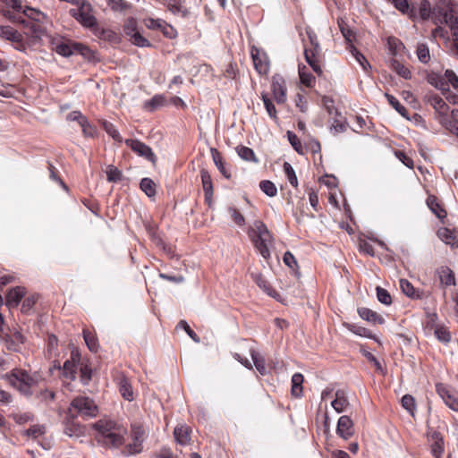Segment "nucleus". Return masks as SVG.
Returning <instances> with one entry per match:
<instances>
[{"mask_svg":"<svg viewBox=\"0 0 458 458\" xmlns=\"http://www.w3.org/2000/svg\"><path fill=\"white\" fill-rule=\"evenodd\" d=\"M98 443L113 448L122 446L125 442L127 429L123 425L110 420H100L93 425Z\"/></svg>","mask_w":458,"mask_h":458,"instance_id":"obj_1","label":"nucleus"},{"mask_svg":"<svg viewBox=\"0 0 458 458\" xmlns=\"http://www.w3.org/2000/svg\"><path fill=\"white\" fill-rule=\"evenodd\" d=\"M248 235L259 254L266 259H269V248L273 245L274 238L267 225L260 220H256L248 229Z\"/></svg>","mask_w":458,"mask_h":458,"instance_id":"obj_2","label":"nucleus"},{"mask_svg":"<svg viewBox=\"0 0 458 458\" xmlns=\"http://www.w3.org/2000/svg\"><path fill=\"white\" fill-rule=\"evenodd\" d=\"M9 384L17 389L21 394L30 396L38 383L39 376L35 373H29L22 369H13L6 374Z\"/></svg>","mask_w":458,"mask_h":458,"instance_id":"obj_3","label":"nucleus"},{"mask_svg":"<svg viewBox=\"0 0 458 458\" xmlns=\"http://www.w3.org/2000/svg\"><path fill=\"white\" fill-rule=\"evenodd\" d=\"M148 433L140 423L134 422L131 425L129 443L124 445L123 454L125 455L139 454L143 451V445Z\"/></svg>","mask_w":458,"mask_h":458,"instance_id":"obj_4","label":"nucleus"},{"mask_svg":"<svg viewBox=\"0 0 458 458\" xmlns=\"http://www.w3.org/2000/svg\"><path fill=\"white\" fill-rule=\"evenodd\" d=\"M433 21L435 24L445 23L448 27L458 23V17L454 14L453 0H434Z\"/></svg>","mask_w":458,"mask_h":458,"instance_id":"obj_5","label":"nucleus"},{"mask_svg":"<svg viewBox=\"0 0 458 458\" xmlns=\"http://www.w3.org/2000/svg\"><path fill=\"white\" fill-rule=\"evenodd\" d=\"M69 413L72 417L81 416L88 419L95 417L98 413V407L94 401L87 396L74 398L69 407Z\"/></svg>","mask_w":458,"mask_h":458,"instance_id":"obj_6","label":"nucleus"},{"mask_svg":"<svg viewBox=\"0 0 458 458\" xmlns=\"http://www.w3.org/2000/svg\"><path fill=\"white\" fill-rule=\"evenodd\" d=\"M70 14L84 28L94 27L97 19L93 14L92 5L85 1H79V4L70 10Z\"/></svg>","mask_w":458,"mask_h":458,"instance_id":"obj_7","label":"nucleus"},{"mask_svg":"<svg viewBox=\"0 0 458 458\" xmlns=\"http://www.w3.org/2000/svg\"><path fill=\"white\" fill-rule=\"evenodd\" d=\"M436 391L450 409L458 411V393L455 390L443 383H437Z\"/></svg>","mask_w":458,"mask_h":458,"instance_id":"obj_8","label":"nucleus"},{"mask_svg":"<svg viewBox=\"0 0 458 458\" xmlns=\"http://www.w3.org/2000/svg\"><path fill=\"white\" fill-rule=\"evenodd\" d=\"M255 69L259 74H267L269 71V59L261 49L253 47L250 51Z\"/></svg>","mask_w":458,"mask_h":458,"instance_id":"obj_9","label":"nucleus"},{"mask_svg":"<svg viewBox=\"0 0 458 458\" xmlns=\"http://www.w3.org/2000/svg\"><path fill=\"white\" fill-rule=\"evenodd\" d=\"M125 144L130 147L137 155L145 157L148 161L155 162L156 155L152 149L139 140H126Z\"/></svg>","mask_w":458,"mask_h":458,"instance_id":"obj_10","label":"nucleus"},{"mask_svg":"<svg viewBox=\"0 0 458 458\" xmlns=\"http://www.w3.org/2000/svg\"><path fill=\"white\" fill-rule=\"evenodd\" d=\"M55 52L64 57H68L72 55L74 52H79L80 54L86 55L89 53V47L83 46L81 44H74L71 45L69 43H58L55 47Z\"/></svg>","mask_w":458,"mask_h":458,"instance_id":"obj_11","label":"nucleus"},{"mask_svg":"<svg viewBox=\"0 0 458 458\" xmlns=\"http://www.w3.org/2000/svg\"><path fill=\"white\" fill-rule=\"evenodd\" d=\"M336 434L347 440L354 434L353 422L350 417L344 415L338 420L336 426Z\"/></svg>","mask_w":458,"mask_h":458,"instance_id":"obj_12","label":"nucleus"},{"mask_svg":"<svg viewBox=\"0 0 458 458\" xmlns=\"http://www.w3.org/2000/svg\"><path fill=\"white\" fill-rule=\"evenodd\" d=\"M271 89L273 96L278 104H282L286 100L284 80L281 76L275 75L273 77Z\"/></svg>","mask_w":458,"mask_h":458,"instance_id":"obj_13","label":"nucleus"},{"mask_svg":"<svg viewBox=\"0 0 458 458\" xmlns=\"http://www.w3.org/2000/svg\"><path fill=\"white\" fill-rule=\"evenodd\" d=\"M80 362V355L78 352H72L71 358L67 360L63 367V376L70 380H74L77 373V367Z\"/></svg>","mask_w":458,"mask_h":458,"instance_id":"obj_14","label":"nucleus"},{"mask_svg":"<svg viewBox=\"0 0 458 458\" xmlns=\"http://www.w3.org/2000/svg\"><path fill=\"white\" fill-rule=\"evenodd\" d=\"M47 433V426L44 424H33L28 429L22 431L21 435L30 438L32 440H37L38 444H40L44 449L49 448L48 445H45L40 442V438L43 437Z\"/></svg>","mask_w":458,"mask_h":458,"instance_id":"obj_15","label":"nucleus"},{"mask_svg":"<svg viewBox=\"0 0 458 458\" xmlns=\"http://www.w3.org/2000/svg\"><path fill=\"white\" fill-rule=\"evenodd\" d=\"M92 33L98 37L99 39L110 42V43H117L119 41V37L116 32L110 29H105L98 25V21L94 27L90 28Z\"/></svg>","mask_w":458,"mask_h":458,"instance_id":"obj_16","label":"nucleus"},{"mask_svg":"<svg viewBox=\"0 0 458 458\" xmlns=\"http://www.w3.org/2000/svg\"><path fill=\"white\" fill-rule=\"evenodd\" d=\"M428 103L435 109V111L442 117H445L449 111V106L445 101L437 94L428 96Z\"/></svg>","mask_w":458,"mask_h":458,"instance_id":"obj_17","label":"nucleus"},{"mask_svg":"<svg viewBox=\"0 0 458 458\" xmlns=\"http://www.w3.org/2000/svg\"><path fill=\"white\" fill-rule=\"evenodd\" d=\"M427 81L430 85H432L436 89L443 92L448 91V82L446 81L445 72L442 74L440 72L432 71L428 73Z\"/></svg>","mask_w":458,"mask_h":458,"instance_id":"obj_18","label":"nucleus"},{"mask_svg":"<svg viewBox=\"0 0 458 458\" xmlns=\"http://www.w3.org/2000/svg\"><path fill=\"white\" fill-rule=\"evenodd\" d=\"M319 54L320 52H315L312 49H308V47H305V60L318 76L322 75L323 73L322 67L320 64Z\"/></svg>","mask_w":458,"mask_h":458,"instance_id":"obj_19","label":"nucleus"},{"mask_svg":"<svg viewBox=\"0 0 458 458\" xmlns=\"http://www.w3.org/2000/svg\"><path fill=\"white\" fill-rule=\"evenodd\" d=\"M200 177L205 194V200L208 205H210L213 198V182L211 175L208 170L203 168L200 170Z\"/></svg>","mask_w":458,"mask_h":458,"instance_id":"obj_20","label":"nucleus"},{"mask_svg":"<svg viewBox=\"0 0 458 458\" xmlns=\"http://www.w3.org/2000/svg\"><path fill=\"white\" fill-rule=\"evenodd\" d=\"M438 238L452 248H458V232L444 227L437 231Z\"/></svg>","mask_w":458,"mask_h":458,"instance_id":"obj_21","label":"nucleus"},{"mask_svg":"<svg viewBox=\"0 0 458 458\" xmlns=\"http://www.w3.org/2000/svg\"><path fill=\"white\" fill-rule=\"evenodd\" d=\"M26 293L25 288L16 286L12 288L6 294L5 302L9 308L17 307Z\"/></svg>","mask_w":458,"mask_h":458,"instance_id":"obj_22","label":"nucleus"},{"mask_svg":"<svg viewBox=\"0 0 458 458\" xmlns=\"http://www.w3.org/2000/svg\"><path fill=\"white\" fill-rule=\"evenodd\" d=\"M436 274L437 275L440 284L443 286L455 285L454 274L451 268L443 266L437 269Z\"/></svg>","mask_w":458,"mask_h":458,"instance_id":"obj_23","label":"nucleus"},{"mask_svg":"<svg viewBox=\"0 0 458 458\" xmlns=\"http://www.w3.org/2000/svg\"><path fill=\"white\" fill-rule=\"evenodd\" d=\"M403 14H406L412 21H417L416 8L411 7L408 0H389Z\"/></svg>","mask_w":458,"mask_h":458,"instance_id":"obj_24","label":"nucleus"},{"mask_svg":"<svg viewBox=\"0 0 458 458\" xmlns=\"http://www.w3.org/2000/svg\"><path fill=\"white\" fill-rule=\"evenodd\" d=\"M416 12L417 20L428 21L433 18V6L428 0H420Z\"/></svg>","mask_w":458,"mask_h":458,"instance_id":"obj_25","label":"nucleus"},{"mask_svg":"<svg viewBox=\"0 0 458 458\" xmlns=\"http://www.w3.org/2000/svg\"><path fill=\"white\" fill-rule=\"evenodd\" d=\"M358 314L362 319L373 324H383L385 322L380 315L368 308H359Z\"/></svg>","mask_w":458,"mask_h":458,"instance_id":"obj_26","label":"nucleus"},{"mask_svg":"<svg viewBox=\"0 0 458 458\" xmlns=\"http://www.w3.org/2000/svg\"><path fill=\"white\" fill-rule=\"evenodd\" d=\"M431 453L435 458H442L444 453V441L438 432H434L431 435Z\"/></svg>","mask_w":458,"mask_h":458,"instance_id":"obj_27","label":"nucleus"},{"mask_svg":"<svg viewBox=\"0 0 458 458\" xmlns=\"http://www.w3.org/2000/svg\"><path fill=\"white\" fill-rule=\"evenodd\" d=\"M427 205L439 219H444L446 216V211L438 203L436 196L429 195L427 199Z\"/></svg>","mask_w":458,"mask_h":458,"instance_id":"obj_28","label":"nucleus"},{"mask_svg":"<svg viewBox=\"0 0 458 458\" xmlns=\"http://www.w3.org/2000/svg\"><path fill=\"white\" fill-rule=\"evenodd\" d=\"M20 21L24 23L25 27L28 29L27 34L34 38H40L45 32V28L43 26L45 22H25L24 20Z\"/></svg>","mask_w":458,"mask_h":458,"instance_id":"obj_29","label":"nucleus"},{"mask_svg":"<svg viewBox=\"0 0 458 458\" xmlns=\"http://www.w3.org/2000/svg\"><path fill=\"white\" fill-rule=\"evenodd\" d=\"M349 402L344 391H336L335 398L331 402V405L335 409V411L338 413H341L345 410Z\"/></svg>","mask_w":458,"mask_h":458,"instance_id":"obj_30","label":"nucleus"},{"mask_svg":"<svg viewBox=\"0 0 458 458\" xmlns=\"http://www.w3.org/2000/svg\"><path fill=\"white\" fill-rule=\"evenodd\" d=\"M304 381L303 375L301 373H294L292 377V388L291 393L294 397H301L302 395V384Z\"/></svg>","mask_w":458,"mask_h":458,"instance_id":"obj_31","label":"nucleus"},{"mask_svg":"<svg viewBox=\"0 0 458 458\" xmlns=\"http://www.w3.org/2000/svg\"><path fill=\"white\" fill-rule=\"evenodd\" d=\"M174 435L175 441L181 445H185L190 442L189 428L184 425L176 427Z\"/></svg>","mask_w":458,"mask_h":458,"instance_id":"obj_32","label":"nucleus"},{"mask_svg":"<svg viewBox=\"0 0 458 458\" xmlns=\"http://www.w3.org/2000/svg\"><path fill=\"white\" fill-rule=\"evenodd\" d=\"M23 14L31 20L30 22H45L47 21V16L41 11L26 6L23 10Z\"/></svg>","mask_w":458,"mask_h":458,"instance_id":"obj_33","label":"nucleus"},{"mask_svg":"<svg viewBox=\"0 0 458 458\" xmlns=\"http://www.w3.org/2000/svg\"><path fill=\"white\" fill-rule=\"evenodd\" d=\"M392 69L402 78L405 80L411 79V70L399 61L393 59L391 61Z\"/></svg>","mask_w":458,"mask_h":458,"instance_id":"obj_34","label":"nucleus"},{"mask_svg":"<svg viewBox=\"0 0 458 458\" xmlns=\"http://www.w3.org/2000/svg\"><path fill=\"white\" fill-rule=\"evenodd\" d=\"M10 418H12L15 423L19 425H24L29 422H32L34 420V415L30 411H18V412H13L9 415Z\"/></svg>","mask_w":458,"mask_h":458,"instance_id":"obj_35","label":"nucleus"},{"mask_svg":"<svg viewBox=\"0 0 458 458\" xmlns=\"http://www.w3.org/2000/svg\"><path fill=\"white\" fill-rule=\"evenodd\" d=\"M119 391L122 396L128 401L133 400V391L131 384L127 380V378L123 377L119 382Z\"/></svg>","mask_w":458,"mask_h":458,"instance_id":"obj_36","label":"nucleus"},{"mask_svg":"<svg viewBox=\"0 0 458 458\" xmlns=\"http://www.w3.org/2000/svg\"><path fill=\"white\" fill-rule=\"evenodd\" d=\"M400 288L402 289V292L410 298H420V294L416 291L413 285L406 279L400 280Z\"/></svg>","mask_w":458,"mask_h":458,"instance_id":"obj_37","label":"nucleus"},{"mask_svg":"<svg viewBox=\"0 0 458 458\" xmlns=\"http://www.w3.org/2000/svg\"><path fill=\"white\" fill-rule=\"evenodd\" d=\"M211 155L213 161L217 167V169L220 171V173L225 177L230 178L231 174L225 169V164L223 162V158L220 155V153L216 148H211Z\"/></svg>","mask_w":458,"mask_h":458,"instance_id":"obj_38","label":"nucleus"},{"mask_svg":"<svg viewBox=\"0 0 458 458\" xmlns=\"http://www.w3.org/2000/svg\"><path fill=\"white\" fill-rule=\"evenodd\" d=\"M20 32L10 26H0V36L12 42L19 41Z\"/></svg>","mask_w":458,"mask_h":458,"instance_id":"obj_39","label":"nucleus"},{"mask_svg":"<svg viewBox=\"0 0 458 458\" xmlns=\"http://www.w3.org/2000/svg\"><path fill=\"white\" fill-rule=\"evenodd\" d=\"M299 76L301 82L307 87H313L316 82L315 77L306 71V67L299 65Z\"/></svg>","mask_w":458,"mask_h":458,"instance_id":"obj_40","label":"nucleus"},{"mask_svg":"<svg viewBox=\"0 0 458 458\" xmlns=\"http://www.w3.org/2000/svg\"><path fill=\"white\" fill-rule=\"evenodd\" d=\"M343 326L345 328H347L349 331L352 332L353 334H355L357 335L366 337V338L372 337L371 332L363 327H360L355 324H351V323H346V322H344L343 324Z\"/></svg>","mask_w":458,"mask_h":458,"instance_id":"obj_41","label":"nucleus"},{"mask_svg":"<svg viewBox=\"0 0 458 458\" xmlns=\"http://www.w3.org/2000/svg\"><path fill=\"white\" fill-rule=\"evenodd\" d=\"M418 59L422 64H428L430 61L429 48L425 43H419L416 48Z\"/></svg>","mask_w":458,"mask_h":458,"instance_id":"obj_42","label":"nucleus"},{"mask_svg":"<svg viewBox=\"0 0 458 458\" xmlns=\"http://www.w3.org/2000/svg\"><path fill=\"white\" fill-rule=\"evenodd\" d=\"M250 356L257 370L261 374L267 373L266 362L262 356L259 355L255 350H250Z\"/></svg>","mask_w":458,"mask_h":458,"instance_id":"obj_43","label":"nucleus"},{"mask_svg":"<svg viewBox=\"0 0 458 458\" xmlns=\"http://www.w3.org/2000/svg\"><path fill=\"white\" fill-rule=\"evenodd\" d=\"M140 187L148 197L156 195V184L150 178H143L140 181Z\"/></svg>","mask_w":458,"mask_h":458,"instance_id":"obj_44","label":"nucleus"},{"mask_svg":"<svg viewBox=\"0 0 458 458\" xmlns=\"http://www.w3.org/2000/svg\"><path fill=\"white\" fill-rule=\"evenodd\" d=\"M102 126H103V129L105 130V131L110 136L113 138L114 140L121 143L123 141V138L122 136L120 135L118 130L116 129V127L110 122H107V121H104L102 123Z\"/></svg>","mask_w":458,"mask_h":458,"instance_id":"obj_45","label":"nucleus"},{"mask_svg":"<svg viewBox=\"0 0 458 458\" xmlns=\"http://www.w3.org/2000/svg\"><path fill=\"white\" fill-rule=\"evenodd\" d=\"M260 190L268 197H275L277 194L276 184L269 180H263L259 182Z\"/></svg>","mask_w":458,"mask_h":458,"instance_id":"obj_46","label":"nucleus"},{"mask_svg":"<svg viewBox=\"0 0 458 458\" xmlns=\"http://www.w3.org/2000/svg\"><path fill=\"white\" fill-rule=\"evenodd\" d=\"M284 172L291 185L296 188L298 186V179L295 171L290 163H284Z\"/></svg>","mask_w":458,"mask_h":458,"instance_id":"obj_47","label":"nucleus"},{"mask_svg":"<svg viewBox=\"0 0 458 458\" xmlns=\"http://www.w3.org/2000/svg\"><path fill=\"white\" fill-rule=\"evenodd\" d=\"M83 338L84 341L88 346V348L91 352H98V343L97 338L89 331V330H83Z\"/></svg>","mask_w":458,"mask_h":458,"instance_id":"obj_48","label":"nucleus"},{"mask_svg":"<svg viewBox=\"0 0 458 458\" xmlns=\"http://www.w3.org/2000/svg\"><path fill=\"white\" fill-rule=\"evenodd\" d=\"M386 98L389 105H391V106H393L402 116H407V109L403 105H401L397 98L387 93H386Z\"/></svg>","mask_w":458,"mask_h":458,"instance_id":"obj_49","label":"nucleus"},{"mask_svg":"<svg viewBox=\"0 0 458 458\" xmlns=\"http://www.w3.org/2000/svg\"><path fill=\"white\" fill-rule=\"evenodd\" d=\"M256 283L258 284L259 287L261 288L269 296L276 297L278 295V293L271 287L270 284L261 276H257Z\"/></svg>","mask_w":458,"mask_h":458,"instance_id":"obj_50","label":"nucleus"},{"mask_svg":"<svg viewBox=\"0 0 458 458\" xmlns=\"http://www.w3.org/2000/svg\"><path fill=\"white\" fill-rule=\"evenodd\" d=\"M435 335L442 343L447 344L451 341L450 332L445 327L437 326L435 328Z\"/></svg>","mask_w":458,"mask_h":458,"instance_id":"obj_51","label":"nucleus"},{"mask_svg":"<svg viewBox=\"0 0 458 458\" xmlns=\"http://www.w3.org/2000/svg\"><path fill=\"white\" fill-rule=\"evenodd\" d=\"M261 98L263 100V103H264V106H265V108L268 114V115L272 118V119H276L277 118V115H276V109L273 104V102L271 101V99L267 97V94L265 93H262L261 94Z\"/></svg>","mask_w":458,"mask_h":458,"instance_id":"obj_52","label":"nucleus"},{"mask_svg":"<svg viewBox=\"0 0 458 458\" xmlns=\"http://www.w3.org/2000/svg\"><path fill=\"white\" fill-rule=\"evenodd\" d=\"M402 405L403 407L412 416L414 415V411L416 410V404L414 398L410 394H405L402 398Z\"/></svg>","mask_w":458,"mask_h":458,"instance_id":"obj_53","label":"nucleus"},{"mask_svg":"<svg viewBox=\"0 0 458 458\" xmlns=\"http://www.w3.org/2000/svg\"><path fill=\"white\" fill-rule=\"evenodd\" d=\"M237 153L239 157L245 161H256L254 151L248 147H238Z\"/></svg>","mask_w":458,"mask_h":458,"instance_id":"obj_54","label":"nucleus"},{"mask_svg":"<svg viewBox=\"0 0 458 458\" xmlns=\"http://www.w3.org/2000/svg\"><path fill=\"white\" fill-rule=\"evenodd\" d=\"M79 124L81 127L82 133L85 137H95L97 133L96 129L89 123L87 117L83 119Z\"/></svg>","mask_w":458,"mask_h":458,"instance_id":"obj_55","label":"nucleus"},{"mask_svg":"<svg viewBox=\"0 0 458 458\" xmlns=\"http://www.w3.org/2000/svg\"><path fill=\"white\" fill-rule=\"evenodd\" d=\"M106 173L109 182H116L122 178L121 171L114 165H108Z\"/></svg>","mask_w":458,"mask_h":458,"instance_id":"obj_56","label":"nucleus"},{"mask_svg":"<svg viewBox=\"0 0 458 458\" xmlns=\"http://www.w3.org/2000/svg\"><path fill=\"white\" fill-rule=\"evenodd\" d=\"M287 138L292 147L299 153H303V148L297 135L290 131H287Z\"/></svg>","mask_w":458,"mask_h":458,"instance_id":"obj_57","label":"nucleus"},{"mask_svg":"<svg viewBox=\"0 0 458 458\" xmlns=\"http://www.w3.org/2000/svg\"><path fill=\"white\" fill-rule=\"evenodd\" d=\"M376 291H377V300L381 303H383L385 305H390L392 303L391 295L389 294V293L386 289H384V288H382L380 286H377L376 288Z\"/></svg>","mask_w":458,"mask_h":458,"instance_id":"obj_58","label":"nucleus"},{"mask_svg":"<svg viewBox=\"0 0 458 458\" xmlns=\"http://www.w3.org/2000/svg\"><path fill=\"white\" fill-rule=\"evenodd\" d=\"M130 40L133 45L140 47H148L151 46L150 42L147 38H145L140 32L133 34V36L130 38Z\"/></svg>","mask_w":458,"mask_h":458,"instance_id":"obj_59","label":"nucleus"},{"mask_svg":"<svg viewBox=\"0 0 458 458\" xmlns=\"http://www.w3.org/2000/svg\"><path fill=\"white\" fill-rule=\"evenodd\" d=\"M228 212L230 213L233 220L234 221L235 224H237L238 225L240 226H242L245 225V218L244 216H242V214L236 208H233V207H230L228 208Z\"/></svg>","mask_w":458,"mask_h":458,"instance_id":"obj_60","label":"nucleus"},{"mask_svg":"<svg viewBox=\"0 0 458 458\" xmlns=\"http://www.w3.org/2000/svg\"><path fill=\"white\" fill-rule=\"evenodd\" d=\"M165 21L161 19L148 18L145 20V25L149 30H161L163 29V25H165Z\"/></svg>","mask_w":458,"mask_h":458,"instance_id":"obj_61","label":"nucleus"},{"mask_svg":"<svg viewBox=\"0 0 458 458\" xmlns=\"http://www.w3.org/2000/svg\"><path fill=\"white\" fill-rule=\"evenodd\" d=\"M123 30L130 38L136 34L138 32L136 21L132 18L128 19L123 26Z\"/></svg>","mask_w":458,"mask_h":458,"instance_id":"obj_62","label":"nucleus"},{"mask_svg":"<svg viewBox=\"0 0 458 458\" xmlns=\"http://www.w3.org/2000/svg\"><path fill=\"white\" fill-rule=\"evenodd\" d=\"M394 155L396 158L400 160L405 166H407L408 168H413V160L410 157H408L404 152L397 150L394 152Z\"/></svg>","mask_w":458,"mask_h":458,"instance_id":"obj_63","label":"nucleus"},{"mask_svg":"<svg viewBox=\"0 0 458 458\" xmlns=\"http://www.w3.org/2000/svg\"><path fill=\"white\" fill-rule=\"evenodd\" d=\"M445 76L446 78V81L448 82V86L452 85L453 88L458 90V76L452 70H445Z\"/></svg>","mask_w":458,"mask_h":458,"instance_id":"obj_64","label":"nucleus"}]
</instances>
